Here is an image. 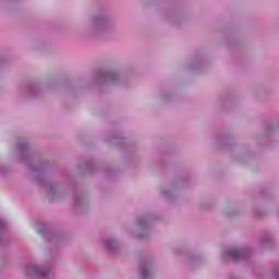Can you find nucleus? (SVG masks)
I'll return each instance as SVG.
<instances>
[{
    "label": "nucleus",
    "mask_w": 279,
    "mask_h": 279,
    "mask_svg": "<svg viewBox=\"0 0 279 279\" xmlns=\"http://www.w3.org/2000/svg\"><path fill=\"white\" fill-rule=\"evenodd\" d=\"M231 255L233 256V258H239V256H241V252L235 251V252L231 253Z\"/></svg>",
    "instance_id": "obj_1"
},
{
    "label": "nucleus",
    "mask_w": 279,
    "mask_h": 279,
    "mask_svg": "<svg viewBox=\"0 0 279 279\" xmlns=\"http://www.w3.org/2000/svg\"><path fill=\"white\" fill-rule=\"evenodd\" d=\"M35 274H40V270L38 268H36Z\"/></svg>",
    "instance_id": "obj_2"
}]
</instances>
